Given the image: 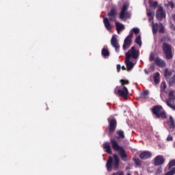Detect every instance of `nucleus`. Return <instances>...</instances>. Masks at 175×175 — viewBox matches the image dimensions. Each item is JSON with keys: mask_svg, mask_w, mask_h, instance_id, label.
Returning <instances> with one entry per match:
<instances>
[{"mask_svg": "<svg viewBox=\"0 0 175 175\" xmlns=\"http://www.w3.org/2000/svg\"><path fill=\"white\" fill-rule=\"evenodd\" d=\"M107 16L109 18H103V24L107 31H111L113 29V25H111L110 21H117V9L112 8L110 12H108Z\"/></svg>", "mask_w": 175, "mask_h": 175, "instance_id": "1", "label": "nucleus"}, {"mask_svg": "<svg viewBox=\"0 0 175 175\" xmlns=\"http://www.w3.org/2000/svg\"><path fill=\"white\" fill-rule=\"evenodd\" d=\"M110 142L113 151H118L122 161H126L128 154H126V151L125 149H124L122 146H120V144H118L116 139L111 138Z\"/></svg>", "mask_w": 175, "mask_h": 175, "instance_id": "2", "label": "nucleus"}, {"mask_svg": "<svg viewBox=\"0 0 175 175\" xmlns=\"http://www.w3.org/2000/svg\"><path fill=\"white\" fill-rule=\"evenodd\" d=\"M113 159L111 156L109 157V159L106 163V167L107 172H111L113 170V167L115 170H118L120 167V158L117 154H113Z\"/></svg>", "mask_w": 175, "mask_h": 175, "instance_id": "3", "label": "nucleus"}, {"mask_svg": "<svg viewBox=\"0 0 175 175\" xmlns=\"http://www.w3.org/2000/svg\"><path fill=\"white\" fill-rule=\"evenodd\" d=\"M152 113L155 116L156 118H161L165 120L167 118L166 112L163 111V107L161 105H155L152 108Z\"/></svg>", "mask_w": 175, "mask_h": 175, "instance_id": "4", "label": "nucleus"}, {"mask_svg": "<svg viewBox=\"0 0 175 175\" xmlns=\"http://www.w3.org/2000/svg\"><path fill=\"white\" fill-rule=\"evenodd\" d=\"M139 55H140V51L139 49H136L135 46H132L126 53L125 58L131 59H137L139 58Z\"/></svg>", "mask_w": 175, "mask_h": 175, "instance_id": "5", "label": "nucleus"}, {"mask_svg": "<svg viewBox=\"0 0 175 175\" xmlns=\"http://www.w3.org/2000/svg\"><path fill=\"white\" fill-rule=\"evenodd\" d=\"M175 95H174V91L171 90L170 91L168 94V98L165 100V103L168 107H170V109H172L175 111Z\"/></svg>", "mask_w": 175, "mask_h": 175, "instance_id": "6", "label": "nucleus"}, {"mask_svg": "<svg viewBox=\"0 0 175 175\" xmlns=\"http://www.w3.org/2000/svg\"><path fill=\"white\" fill-rule=\"evenodd\" d=\"M162 49L166 59H172V58H173V54H172V46L164 42L163 43Z\"/></svg>", "mask_w": 175, "mask_h": 175, "instance_id": "7", "label": "nucleus"}, {"mask_svg": "<svg viewBox=\"0 0 175 175\" xmlns=\"http://www.w3.org/2000/svg\"><path fill=\"white\" fill-rule=\"evenodd\" d=\"M118 87L115 89V94L118 95L120 98H124V99H126L128 98V95H129V91H128V88L126 86H123L122 90L119 89L117 91Z\"/></svg>", "mask_w": 175, "mask_h": 175, "instance_id": "8", "label": "nucleus"}, {"mask_svg": "<svg viewBox=\"0 0 175 175\" xmlns=\"http://www.w3.org/2000/svg\"><path fill=\"white\" fill-rule=\"evenodd\" d=\"M109 129L108 132L109 135H113L117 128V120L108 118Z\"/></svg>", "mask_w": 175, "mask_h": 175, "instance_id": "9", "label": "nucleus"}, {"mask_svg": "<svg viewBox=\"0 0 175 175\" xmlns=\"http://www.w3.org/2000/svg\"><path fill=\"white\" fill-rule=\"evenodd\" d=\"M133 38V33H131L124 40V44L122 46L123 50H126L131 47L132 44V38Z\"/></svg>", "mask_w": 175, "mask_h": 175, "instance_id": "10", "label": "nucleus"}, {"mask_svg": "<svg viewBox=\"0 0 175 175\" xmlns=\"http://www.w3.org/2000/svg\"><path fill=\"white\" fill-rule=\"evenodd\" d=\"M129 8V5L128 3L123 4V6L121 9V12L120 14V20H124L125 17H127V16H130L128 12H126V10H128Z\"/></svg>", "mask_w": 175, "mask_h": 175, "instance_id": "11", "label": "nucleus"}, {"mask_svg": "<svg viewBox=\"0 0 175 175\" xmlns=\"http://www.w3.org/2000/svg\"><path fill=\"white\" fill-rule=\"evenodd\" d=\"M165 158L162 155H157L154 159V166H161V165H163L165 163Z\"/></svg>", "mask_w": 175, "mask_h": 175, "instance_id": "12", "label": "nucleus"}, {"mask_svg": "<svg viewBox=\"0 0 175 175\" xmlns=\"http://www.w3.org/2000/svg\"><path fill=\"white\" fill-rule=\"evenodd\" d=\"M111 44L114 47L116 53L120 51V44H118V40H117V37H116V36H112L111 39Z\"/></svg>", "mask_w": 175, "mask_h": 175, "instance_id": "13", "label": "nucleus"}, {"mask_svg": "<svg viewBox=\"0 0 175 175\" xmlns=\"http://www.w3.org/2000/svg\"><path fill=\"white\" fill-rule=\"evenodd\" d=\"M166 17V13L163 11V8L160 7L157 11V18L158 20H162Z\"/></svg>", "mask_w": 175, "mask_h": 175, "instance_id": "14", "label": "nucleus"}, {"mask_svg": "<svg viewBox=\"0 0 175 175\" xmlns=\"http://www.w3.org/2000/svg\"><path fill=\"white\" fill-rule=\"evenodd\" d=\"M155 64L159 68H165L166 66V62L161 59L159 57H157L154 59Z\"/></svg>", "mask_w": 175, "mask_h": 175, "instance_id": "15", "label": "nucleus"}, {"mask_svg": "<svg viewBox=\"0 0 175 175\" xmlns=\"http://www.w3.org/2000/svg\"><path fill=\"white\" fill-rule=\"evenodd\" d=\"M139 157L140 159L146 160L148 159V158H151V157H152V154L150 151H144L139 154Z\"/></svg>", "mask_w": 175, "mask_h": 175, "instance_id": "16", "label": "nucleus"}, {"mask_svg": "<svg viewBox=\"0 0 175 175\" xmlns=\"http://www.w3.org/2000/svg\"><path fill=\"white\" fill-rule=\"evenodd\" d=\"M125 64L126 66V70H128V72L131 70V69H133V66H135V64L131 61V59H128L126 57H125Z\"/></svg>", "mask_w": 175, "mask_h": 175, "instance_id": "17", "label": "nucleus"}, {"mask_svg": "<svg viewBox=\"0 0 175 175\" xmlns=\"http://www.w3.org/2000/svg\"><path fill=\"white\" fill-rule=\"evenodd\" d=\"M103 148L105 150L107 154H111L113 153V152L111 151V146H110V142L104 143Z\"/></svg>", "mask_w": 175, "mask_h": 175, "instance_id": "18", "label": "nucleus"}, {"mask_svg": "<svg viewBox=\"0 0 175 175\" xmlns=\"http://www.w3.org/2000/svg\"><path fill=\"white\" fill-rule=\"evenodd\" d=\"M115 25L116 27V31L118 33H120L121 31H122L123 29H125V26L122 23H120V22H116Z\"/></svg>", "mask_w": 175, "mask_h": 175, "instance_id": "19", "label": "nucleus"}, {"mask_svg": "<svg viewBox=\"0 0 175 175\" xmlns=\"http://www.w3.org/2000/svg\"><path fill=\"white\" fill-rule=\"evenodd\" d=\"M148 95H150L148 90H144L141 92V98H142V99H148Z\"/></svg>", "mask_w": 175, "mask_h": 175, "instance_id": "20", "label": "nucleus"}, {"mask_svg": "<svg viewBox=\"0 0 175 175\" xmlns=\"http://www.w3.org/2000/svg\"><path fill=\"white\" fill-rule=\"evenodd\" d=\"M159 73L157 72L154 75H153V79L155 83V84H159Z\"/></svg>", "mask_w": 175, "mask_h": 175, "instance_id": "21", "label": "nucleus"}, {"mask_svg": "<svg viewBox=\"0 0 175 175\" xmlns=\"http://www.w3.org/2000/svg\"><path fill=\"white\" fill-rule=\"evenodd\" d=\"M158 27H159L158 23L152 24V32H153L154 35L157 34V32H158Z\"/></svg>", "mask_w": 175, "mask_h": 175, "instance_id": "22", "label": "nucleus"}, {"mask_svg": "<svg viewBox=\"0 0 175 175\" xmlns=\"http://www.w3.org/2000/svg\"><path fill=\"white\" fill-rule=\"evenodd\" d=\"M101 54L103 56L106 57H109V55H110V52H109V50L103 48L101 51Z\"/></svg>", "mask_w": 175, "mask_h": 175, "instance_id": "23", "label": "nucleus"}, {"mask_svg": "<svg viewBox=\"0 0 175 175\" xmlns=\"http://www.w3.org/2000/svg\"><path fill=\"white\" fill-rule=\"evenodd\" d=\"M116 134L118 135L119 139H125V135L124 134V131L122 130L116 131Z\"/></svg>", "mask_w": 175, "mask_h": 175, "instance_id": "24", "label": "nucleus"}, {"mask_svg": "<svg viewBox=\"0 0 175 175\" xmlns=\"http://www.w3.org/2000/svg\"><path fill=\"white\" fill-rule=\"evenodd\" d=\"M171 75L172 71L169 70L167 68H165L164 71V76L165 79L167 80V79H169V77H170Z\"/></svg>", "mask_w": 175, "mask_h": 175, "instance_id": "25", "label": "nucleus"}, {"mask_svg": "<svg viewBox=\"0 0 175 175\" xmlns=\"http://www.w3.org/2000/svg\"><path fill=\"white\" fill-rule=\"evenodd\" d=\"M135 43H136V44H138V46H139V47L142 46V36H140V35H139L135 40Z\"/></svg>", "mask_w": 175, "mask_h": 175, "instance_id": "26", "label": "nucleus"}, {"mask_svg": "<svg viewBox=\"0 0 175 175\" xmlns=\"http://www.w3.org/2000/svg\"><path fill=\"white\" fill-rule=\"evenodd\" d=\"M159 33H165V27L161 23L159 24Z\"/></svg>", "mask_w": 175, "mask_h": 175, "instance_id": "27", "label": "nucleus"}, {"mask_svg": "<svg viewBox=\"0 0 175 175\" xmlns=\"http://www.w3.org/2000/svg\"><path fill=\"white\" fill-rule=\"evenodd\" d=\"M133 161L137 166H141L142 165V160L141 159L134 157L133 159Z\"/></svg>", "mask_w": 175, "mask_h": 175, "instance_id": "28", "label": "nucleus"}, {"mask_svg": "<svg viewBox=\"0 0 175 175\" xmlns=\"http://www.w3.org/2000/svg\"><path fill=\"white\" fill-rule=\"evenodd\" d=\"M168 170H170V169H172V167H173V166H175V159H172L171 160L169 163H168Z\"/></svg>", "mask_w": 175, "mask_h": 175, "instance_id": "29", "label": "nucleus"}, {"mask_svg": "<svg viewBox=\"0 0 175 175\" xmlns=\"http://www.w3.org/2000/svg\"><path fill=\"white\" fill-rule=\"evenodd\" d=\"M147 16L148 17H150L149 20L151 21L154 18V12L152 11H149L147 12Z\"/></svg>", "mask_w": 175, "mask_h": 175, "instance_id": "30", "label": "nucleus"}, {"mask_svg": "<svg viewBox=\"0 0 175 175\" xmlns=\"http://www.w3.org/2000/svg\"><path fill=\"white\" fill-rule=\"evenodd\" d=\"M149 61H150V62H152V61H155V54H154V53L152 52L150 54Z\"/></svg>", "mask_w": 175, "mask_h": 175, "instance_id": "31", "label": "nucleus"}, {"mask_svg": "<svg viewBox=\"0 0 175 175\" xmlns=\"http://www.w3.org/2000/svg\"><path fill=\"white\" fill-rule=\"evenodd\" d=\"M120 83L122 84V85H128V84H129V81L121 79Z\"/></svg>", "mask_w": 175, "mask_h": 175, "instance_id": "32", "label": "nucleus"}, {"mask_svg": "<svg viewBox=\"0 0 175 175\" xmlns=\"http://www.w3.org/2000/svg\"><path fill=\"white\" fill-rule=\"evenodd\" d=\"M175 174V167H173L170 172L165 173V175H174Z\"/></svg>", "mask_w": 175, "mask_h": 175, "instance_id": "33", "label": "nucleus"}, {"mask_svg": "<svg viewBox=\"0 0 175 175\" xmlns=\"http://www.w3.org/2000/svg\"><path fill=\"white\" fill-rule=\"evenodd\" d=\"M161 89L163 90V91H165L166 90V82L163 81L161 83Z\"/></svg>", "mask_w": 175, "mask_h": 175, "instance_id": "34", "label": "nucleus"}, {"mask_svg": "<svg viewBox=\"0 0 175 175\" xmlns=\"http://www.w3.org/2000/svg\"><path fill=\"white\" fill-rule=\"evenodd\" d=\"M170 126L172 128H174V126H175L174 120H173V118L172 116L170 117Z\"/></svg>", "mask_w": 175, "mask_h": 175, "instance_id": "35", "label": "nucleus"}, {"mask_svg": "<svg viewBox=\"0 0 175 175\" xmlns=\"http://www.w3.org/2000/svg\"><path fill=\"white\" fill-rule=\"evenodd\" d=\"M132 31L133 33H134L135 35H137V33L140 32V29L139 28H133Z\"/></svg>", "mask_w": 175, "mask_h": 175, "instance_id": "36", "label": "nucleus"}, {"mask_svg": "<svg viewBox=\"0 0 175 175\" xmlns=\"http://www.w3.org/2000/svg\"><path fill=\"white\" fill-rule=\"evenodd\" d=\"M167 142H173V137L172 135H169L167 137Z\"/></svg>", "mask_w": 175, "mask_h": 175, "instance_id": "37", "label": "nucleus"}, {"mask_svg": "<svg viewBox=\"0 0 175 175\" xmlns=\"http://www.w3.org/2000/svg\"><path fill=\"white\" fill-rule=\"evenodd\" d=\"M151 6H152L153 8H157V6H158V1H154L153 3H152Z\"/></svg>", "mask_w": 175, "mask_h": 175, "instance_id": "38", "label": "nucleus"}, {"mask_svg": "<svg viewBox=\"0 0 175 175\" xmlns=\"http://www.w3.org/2000/svg\"><path fill=\"white\" fill-rule=\"evenodd\" d=\"M168 5L170 8H172V9L174 8V3H173L172 1L169 2Z\"/></svg>", "mask_w": 175, "mask_h": 175, "instance_id": "39", "label": "nucleus"}, {"mask_svg": "<svg viewBox=\"0 0 175 175\" xmlns=\"http://www.w3.org/2000/svg\"><path fill=\"white\" fill-rule=\"evenodd\" d=\"M111 175H124V172H116V173L112 174Z\"/></svg>", "mask_w": 175, "mask_h": 175, "instance_id": "40", "label": "nucleus"}, {"mask_svg": "<svg viewBox=\"0 0 175 175\" xmlns=\"http://www.w3.org/2000/svg\"><path fill=\"white\" fill-rule=\"evenodd\" d=\"M120 70H121V65L118 64V65H117V71H118V72H120Z\"/></svg>", "mask_w": 175, "mask_h": 175, "instance_id": "41", "label": "nucleus"}, {"mask_svg": "<svg viewBox=\"0 0 175 175\" xmlns=\"http://www.w3.org/2000/svg\"><path fill=\"white\" fill-rule=\"evenodd\" d=\"M122 70H126V68H125V66H122Z\"/></svg>", "mask_w": 175, "mask_h": 175, "instance_id": "42", "label": "nucleus"}, {"mask_svg": "<svg viewBox=\"0 0 175 175\" xmlns=\"http://www.w3.org/2000/svg\"><path fill=\"white\" fill-rule=\"evenodd\" d=\"M145 72L146 75H148V72H147V70H145Z\"/></svg>", "mask_w": 175, "mask_h": 175, "instance_id": "43", "label": "nucleus"}, {"mask_svg": "<svg viewBox=\"0 0 175 175\" xmlns=\"http://www.w3.org/2000/svg\"><path fill=\"white\" fill-rule=\"evenodd\" d=\"M105 1H109V0H105Z\"/></svg>", "mask_w": 175, "mask_h": 175, "instance_id": "44", "label": "nucleus"}]
</instances>
